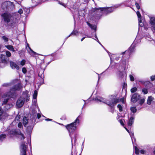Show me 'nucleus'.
<instances>
[{"instance_id": "obj_22", "label": "nucleus", "mask_w": 155, "mask_h": 155, "mask_svg": "<svg viewBox=\"0 0 155 155\" xmlns=\"http://www.w3.org/2000/svg\"><path fill=\"white\" fill-rule=\"evenodd\" d=\"M130 110L133 113H135L136 112L137 109L135 107H133L130 108Z\"/></svg>"}, {"instance_id": "obj_58", "label": "nucleus", "mask_w": 155, "mask_h": 155, "mask_svg": "<svg viewBox=\"0 0 155 155\" xmlns=\"http://www.w3.org/2000/svg\"><path fill=\"white\" fill-rule=\"evenodd\" d=\"M85 38V37H83V38H82L81 39V41H82Z\"/></svg>"}, {"instance_id": "obj_53", "label": "nucleus", "mask_w": 155, "mask_h": 155, "mask_svg": "<svg viewBox=\"0 0 155 155\" xmlns=\"http://www.w3.org/2000/svg\"><path fill=\"white\" fill-rule=\"evenodd\" d=\"M95 38L97 39V41L101 45H102L100 43V42H99V40L98 39V38H97V36H96V35H95Z\"/></svg>"}, {"instance_id": "obj_44", "label": "nucleus", "mask_w": 155, "mask_h": 155, "mask_svg": "<svg viewBox=\"0 0 155 155\" xmlns=\"http://www.w3.org/2000/svg\"><path fill=\"white\" fill-rule=\"evenodd\" d=\"M135 4L137 8L138 9H139L140 8V7L138 3L137 2H136Z\"/></svg>"}, {"instance_id": "obj_38", "label": "nucleus", "mask_w": 155, "mask_h": 155, "mask_svg": "<svg viewBox=\"0 0 155 155\" xmlns=\"http://www.w3.org/2000/svg\"><path fill=\"white\" fill-rule=\"evenodd\" d=\"M2 38L5 41L7 42L8 41V38L5 36H2Z\"/></svg>"}, {"instance_id": "obj_36", "label": "nucleus", "mask_w": 155, "mask_h": 155, "mask_svg": "<svg viewBox=\"0 0 155 155\" xmlns=\"http://www.w3.org/2000/svg\"><path fill=\"white\" fill-rule=\"evenodd\" d=\"M117 107L119 109V111L120 112H121L122 111V110H123L122 107L120 105L118 104L117 105Z\"/></svg>"}, {"instance_id": "obj_7", "label": "nucleus", "mask_w": 155, "mask_h": 155, "mask_svg": "<svg viewBox=\"0 0 155 155\" xmlns=\"http://www.w3.org/2000/svg\"><path fill=\"white\" fill-rule=\"evenodd\" d=\"M20 155H26V150L27 149V145H25V143H22L20 146Z\"/></svg>"}, {"instance_id": "obj_50", "label": "nucleus", "mask_w": 155, "mask_h": 155, "mask_svg": "<svg viewBox=\"0 0 155 155\" xmlns=\"http://www.w3.org/2000/svg\"><path fill=\"white\" fill-rule=\"evenodd\" d=\"M140 152L141 153L144 154L145 153L146 151L143 150H140Z\"/></svg>"}, {"instance_id": "obj_26", "label": "nucleus", "mask_w": 155, "mask_h": 155, "mask_svg": "<svg viewBox=\"0 0 155 155\" xmlns=\"http://www.w3.org/2000/svg\"><path fill=\"white\" fill-rule=\"evenodd\" d=\"M41 74H40V71L38 73V76L41 77L42 78H44V74H43V71L42 70H41Z\"/></svg>"}, {"instance_id": "obj_30", "label": "nucleus", "mask_w": 155, "mask_h": 155, "mask_svg": "<svg viewBox=\"0 0 155 155\" xmlns=\"http://www.w3.org/2000/svg\"><path fill=\"white\" fill-rule=\"evenodd\" d=\"M10 134L13 135H16L17 132L15 130L13 129L10 131Z\"/></svg>"}, {"instance_id": "obj_34", "label": "nucleus", "mask_w": 155, "mask_h": 155, "mask_svg": "<svg viewBox=\"0 0 155 155\" xmlns=\"http://www.w3.org/2000/svg\"><path fill=\"white\" fill-rule=\"evenodd\" d=\"M137 14L138 18V20L141 19V15L140 12L139 11H137Z\"/></svg>"}, {"instance_id": "obj_35", "label": "nucleus", "mask_w": 155, "mask_h": 155, "mask_svg": "<svg viewBox=\"0 0 155 155\" xmlns=\"http://www.w3.org/2000/svg\"><path fill=\"white\" fill-rule=\"evenodd\" d=\"M24 11L26 14H28L29 13L30 10L28 8H25L24 9Z\"/></svg>"}, {"instance_id": "obj_29", "label": "nucleus", "mask_w": 155, "mask_h": 155, "mask_svg": "<svg viewBox=\"0 0 155 155\" xmlns=\"http://www.w3.org/2000/svg\"><path fill=\"white\" fill-rule=\"evenodd\" d=\"M137 88L136 87H134L132 88L130 90V91L131 93H134L137 90Z\"/></svg>"}, {"instance_id": "obj_17", "label": "nucleus", "mask_w": 155, "mask_h": 155, "mask_svg": "<svg viewBox=\"0 0 155 155\" xmlns=\"http://www.w3.org/2000/svg\"><path fill=\"white\" fill-rule=\"evenodd\" d=\"M28 122V120L27 118L26 117H24L23 119V123L25 127H26Z\"/></svg>"}, {"instance_id": "obj_41", "label": "nucleus", "mask_w": 155, "mask_h": 155, "mask_svg": "<svg viewBox=\"0 0 155 155\" xmlns=\"http://www.w3.org/2000/svg\"><path fill=\"white\" fill-rule=\"evenodd\" d=\"M130 134V136L132 139V141H133L132 138H134V134L132 132H130L129 133Z\"/></svg>"}, {"instance_id": "obj_37", "label": "nucleus", "mask_w": 155, "mask_h": 155, "mask_svg": "<svg viewBox=\"0 0 155 155\" xmlns=\"http://www.w3.org/2000/svg\"><path fill=\"white\" fill-rule=\"evenodd\" d=\"M135 153L137 154H138L139 153L140 151L139 149L136 146L135 147Z\"/></svg>"}, {"instance_id": "obj_16", "label": "nucleus", "mask_w": 155, "mask_h": 155, "mask_svg": "<svg viewBox=\"0 0 155 155\" xmlns=\"http://www.w3.org/2000/svg\"><path fill=\"white\" fill-rule=\"evenodd\" d=\"M87 25L89 26V27L92 29L96 30L97 27L95 25H92L89 23L88 22H87Z\"/></svg>"}, {"instance_id": "obj_49", "label": "nucleus", "mask_w": 155, "mask_h": 155, "mask_svg": "<svg viewBox=\"0 0 155 155\" xmlns=\"http://www.w3.org/2000/svg\"><path fill=\"white\" fill-rule=\"evenodd\" d=\"M119 122L122 125L124 126V125L123 120H119Z\"/></svg>"}, {"instance_id": "obj_51", "label": "nucleus", "mask_w": 155, "mask_h": 155, "mask_svg": "<svg viewBox=\"0 0 155 155\" xmlns=\"http://www.w3.org/2000/svg\"><path fill=\"white\" fill-rule=\"evenodd\" d=\"M18 127L19 128H21L22 127V124L21 123H19L18 124Z\"/></svg>"}, {"instance_id": "obj_33", "label": "nucleus", "mask_w": 155, "mask_h": 155, "mask_svg": "<svg viewBox=\"0 0 155 155\" xmlns=\"http://www.w3.org/2000/svg\"><path fill=\"white\" fill-rule=\"evenodd\" d=\"M18 137L20 138L21 140H23L25 138L24 135L21 133L19 135Z\"/></svg>"}, {"instance_id": "obj_14", "label": "nucleus", "mask_w": 155, "mask_h": 155, "mask_svg": "<svg viewBox=\"0 0 155 155\" xmlns=\"http://www.w3.org/2000/svg\"><path fill=\"white\" fill-rule=\"evenodd\" d=\"M10 63L11 67L12 69L16 68L18 70L19 69V67L18 66L16 63L12 61H11Z\"/></svg>"}, {"instance_id": "obj_18", "label": "nucleus", "mask_w": 155, "mask_h": 155, "mask_svg": "<svg viewBox=\"0 0 155 155\" xmlns=\"http://www.w3.org/2000/svg\"><path fill=\"white\" fill-rule=\"evenodd\" d=\"M5 47L9 50L15 52V50L14 49L13 47L11 45H5Z\"/></svg>"}, {"instance_id": "obj_21", "label": "nucleus", "mask_w": 155, "mask_h": 155, "mask_svg": "<svg viewBox=\"0 0 155 155\" xmlns=\"http://www.w3.org/2000/svg\"><path fill=\"white\" fill-rule=\"evenodd\" d=\"M23 97H24L25 98V97H26V101H28L29 100V96H28V95L27 94V92L26 91L25 93V94H23Z\"/></svg>"}, {"instance_id": "obj_1", "label": "nucleus", "mask_w": 155, "mask_h": 155, "mask_svg": "<svg viewBox=\"0 0 155 155\" xmlns=\"http://www.w3.org/2000/svg\"><path fill=\"white\" fill-rule=\"evenodd\" d=\"M81 117L80 116H79L74 122L66 126V128L69 133L71 139V141H72L73 139H74L75 142L76 140V136H75L73 137L71 133L76 130L77 126L79 125L80 122L79 118Z\"/></svg>"}, {"instance_id": "obj_4", "label": "nucleus", "mask_w": 155, "mask_h": 155, "mask_svg": "<svg viewBox=\"0 0 155 155\" xmlns=\"http://www.w3.org/2000/svg\"><path fill=\"white\" fill-rule=\"evenodd\" d=\"M21 87V84L20 83L17 84L11 88L10 91L7 93H6L3 95V97H12L13 96V94L15 91L19 90Z\"/></svg>"}, {"instance_id": "obj_27", "label": "nucleus", "mask_w": 155, "mask_h": 155, "mask_svg": "<svg viewBox=\"0 0 155 155\" xmlns=\"http://www.w3.org/2000/svg\"><path fill=\"white\" fill-rule=\"evenodd\" d=\"M12 84V83H4L2 85V86L6 87H9Z\"/></svg>"}, {"instance_id": "obj_5", "label": "nucleus", "mask_w": 155, "mask_h": 155, "mask_svg": "<svg viewBox=\"0 0 155 155\" xmlns=\"http://www.w3.org/2000/svg\"><path fill=\"white\" fill-rule=\"evenodd\" d=\"M2 7L5 10H12L14 8V5L13 3L8 1L4 2L2 5Z\"/></svg>"}, {"instance_id": "obj_48", "label": "nucleus", "mask_w": 155, "mask_h": 155, "mask_svg": "<svg viewBox=\"0 0 155 155\" xmlns=\"http://www.w3.org/2000/svg\"><path fill=\"white\" fill-rule=\"evenodd\" d=\"M18 13L20 14H21L23 13V10L22 9H20L18 11Z\"/></svg>"}, {"instance_id": "obj_3", "label": "nucleus", "mask_w": 155, "mask_h": 155, "mask_svg": "<svg viewBox=\"0 0 155 155\" xmlns=\"http://www.w3.org/2000/svg\"><path fill=\"white\" fill-rule=\"evenodd\" d=\"M4 21L7 23L11 22V25H13L16 23V19H13L11 13L8 12L4 13L2 15Z\"/></svg>"}, {"instance_id": "obj_45", "label": "nucleus", "mask_w": 155, "mask_h": 155, "mask_svg": "<svg viewBox=\"0 0 155 155\" xmlns=\"http://www.w3.org/2000/svg\"><path fill=\"white\" fill-rule=\"evenodd\" d=\"M96 8H96L95 9V12L97 13V15H100V12H99V11H96ZM102 15V14L101 15ZM98 16H99V15H98Z\"/></svg>"}, {"instance_id": "obj_11", "label": "nucleus", "mask_w": 155, "mask_h": 155, "mask_svg": "<svg viewBox=\"0 0 155 155\" xmlns=\"http://www.w3.org/2000/svg\"><path fill=\"white\" fill-rule=\"evenodd\" d=\"M31 117L32 118L35 119L37 117L39 119L41 117V115L39 113H37L34 110L31 113Z\"/></svg>"}, {"instance_id": "obj_63", "label": "nucleus", "mask_w": 155, "mask_h": 155, "mask_svg": "<svg viewBox=\"0 0 155 155\" xmlns=\"http://www.w3.org/2000/svg\"><path fill=\"white\" fill-rule=\"evenodd\" d=\"M112 112V113H113L114 112V110H112L111 111Z\"/></svg>"}, {"instance_id": "obj_23", "label": "nucleus", "mask_w": 155, "mask_h": 155, "mask_svg": "<svg viewBox=\"0 0 155 155\" xmlns=\"http://www.w3.org/2000/svg\"><path fill=\"white\" fill-rule=\"evenodd\" d=\"M38 94V92L37 91L35 90L34 91V93L33 95V98L34 99H36L37 97Z\"/></svg>"}, {"instance_id": "obj_43", "label": "nucleus", "mask_w": 155, "mask_h": 155, "mask_svg": "<svg viewBox=\"0 0 155 155\" xmlns=\"http://www.w3.org/2000/svg\"><path fill=\"white\" fill-rule=\"evenodd\" d=\"M36 101V99H34V100H33L32 103V104L35 106H36L37 105Z\"/></svg>"}, {"instance_id": "obj_28", "label": "nucleus", "mask_w": 155, "mask_h": 155, "mask_svg": "<svg viewBox=\"0 0 155 155\" xmlns=\"http://www.w3.org/2000/svg\"><path fill=\"white\" fill-rule=\"evenodd\" d=\"M78 33V31H73L68 36V37H70L71 35H76Z\"/></svg>"}, {"instance_id": "obj_59", "label": "nucleus", "mask_w": 155, "mask_h": 155, "mask_svg": "<svg viewBox=\"0 0 155 155\" xmlns=\"http://www.w3.org/2000/svg\"><path fill=\"white\" fill-rule=\"evenodd\" d=\"M140 82H141V83L142 84H144V81H140Z\"/></svg>"}, {"instance_id": "obj_8", "label": "nucleus", "mask_w": 155, "mask_h": 155, "mask_svg": "<svg viewBox=\"0 0 155 155\" xmlns=\"http://www.w3.org/2000/svg\"><path fill=\"white\" fill-rule=\"evenodd\" d=\"M135 46L134 45L132 44L129 48L126 51H125L122 53V54L126 53L128 56H130L131 54L134 51V49Z\"/></svg>"}, {"instance_id": "obj_19", "label": "nucleus", "mask_w": 155, "mask_h": 155, "mask_svg": "<svg viewBox=\"0 0 155 155\" xmlns=\"http://www.w3.org/2000/svg\"><path fill=\"white\" fill-rule=\"evenodd\" d=\"M5 94H4L2 96V98H4V100L3 101V104H6L7 102H8V100H9V97H3V95Z\"/></svg>"}, {"instance_id": "obj_15", "label": "nucleus", "mask_w": 155, "mask_h": 155, "mask_svg": "<svg viewBox=\"0 0 155 155\" xmlns=\"http://www.w3.org/2000/svg\"><path fill=\"white\" fill-rule=\"evenodd\" d=\"M134 118L133 117H130L128 122V126H130L133 124L134 122Z\"/></svg>"}, {"instance_id": "obj_57", "label": "nucleus", "mask_w": 155, "mask_h": 155, "mask_svg": "<svg viewBox=\"0 0 155 155\" xmlns=\"http://www.w3.org/2000/svg\"><path fill=\"white\" fill-rule=\"evenodd\" d=\"M120 6V5H117V6H115V8H117Z\"/></svg>"}, {"instance_id": "obj_20", "label": "nucleus", "mask_w": 155, "mask_h": 155, "mask_svg": "<svg viewBox=\"0 0 155 155\" xmlns=\"http://www.w3.org/2000/svg\"><path fill=\"white\" fill-rule=\"evenodd\" d=\"M27 45L29 49V50H28V49H27V50H28V51L29 53H30L31 52V53H33L34 54H35V52L34 51L31 49V48L29 47L28 44L27 43Z\"/></svg>"}, {"instance_id": "obj_60", "label": "nucleus", "mask_w": 155, "mask_h": 155, "mask_svg": "<svg viewBox=\"0 0 155 155\" xmlns=\"http://www.w3.org/2000/svg\"><path fill=\"white\" fill-rule=\"evenodd\" d=\"M34 2V3L35 2V3L36 4V5H35V6H37V5H38V4H37V2H35V1Z\"/></svg>"}, {"instance_id": "obj_32", "label": "nucleus", "mask_w": 155, "mask_h": 155, "mask_svg": "<svg viewBox=\"0 0 155 155\" xmlns=\"http://www.w3.org/2000/svg\"><path fill=\"white\" fill-rule=\"evenodd\" d=\"M145 99L144 98H142L139 101V104L141 105H142L143 104L144 102Z\"/></svg>"}, {"instance_id": "obj_46", "label": "nucleus", "mask_w": 155, "mask_h": 155, "mask_svg": "<svg viewBox=\"0 0 155 155\" xmlns=\"http://www.w3.org/2000/svg\"><path fill=\"white\" fill-rule=\"evenodd\" d=\"M25 61L24 60H23L21 61V64L22 65H24L25 63Z\"/></svg>"}, {"instance_id": "obj_6", "label": "nucleus", "mask_w": 155, "mask_h": 155, "mask_svg": "<svg viewBox=\"0 0 155 155\" xmlns=\"http://www.w3.org/2000/svg\"><path fill=\"white\" fill-rule=\"evenodd\" d=\"M114 8L104 7L97 8L96 10L99 11L100 13V15H101L103 13L106 14L110 13L114 11Z\"/></svg>"}, {"instance_id": "obj_55", "label": "nucleus", "mask_w": 155, "mask_h": 155, "mask_svg": "<svg viewBox=\"0 0 155 155\" xmlns=\"http://www.w3.org/2000/svg\"><path fill=\"white\" fill-rule=\"evenodd\" d=\"M2 45H0V52H1V48H2Z\"/></svg>"}, {"instance_id": "obj_24", "label": "nucleus", "mask_w": 155, "mask_h": 155, "mask_svg": "<svg viewBox=\"0 0 155 155\" xmlns=\"http://www.w3.org/2000/svg\"><path fill=\"white\" fill-rule=\"evenodd\" d=\"M6 137V135L5 134H2L0 135V140L2 141L3 139H5Z\"/></svg>"}, {"instance_id": "obj_25", "label": "nucleus", "mask_w": 155, "mask_h": 155, "mask_svg": "<svg viewBox=\"0 0 155 155\" xmlns=\"http://www.w3.org/2000/svg\"><path fill=\"white\" fill-rule=\"evenodd\" d=\"M152 98L151 97H149L147 100V104H150L151 103V101L152 100Z\"/></svg>"}, {"instance_id": "obj_64", "label": "nucleus", "mask_w": 155, "mask_h": 155, "mask_svg": "<svg viewBox=\"0 0 155 155\" xmlns=\"http://www.w3.org/2000/svg\"><path fill=\"white\" fill-rule=\"evenodd\" d=\"M154 153L155 154V149L154 151Z\"/></svg>"}, {"instance_id": "obj_9", "label": "nucleus", "mask_w": 155, "mask_h": 155, "mask_svg": "<svg viewBox=\"0 0 155 155\" xmlns=\"http://www.w3.org/2000/svg\"><path fill=\"white\" fill-rule=\"evenodd\" d=\"M25 98L24 97H21L19 98L16 102V105L18 107H20L24 104Z\"/></svg>"}, {"instance_id": "obj_13", "label": "nucleus", "mask_w": 155, "mask_h": 155, "mask_svg": "<svg viewBox=\"0 0 155 155\" xmlns=\"http://www.w3.org/2000/svg\"><path fill=\"white\" fill-rule=\"evenodd\" d=\"M150 22L152 28L155 30V18L152 17L150 20Z\"/></svg>"}, {"instance_id": "obj_39", "label": "nucleus", "mask_w": 155, "mask_h": 155, "mask_svg": "<svg viewBox=\"0 0 155 155\" xmlns=\"http://www.w3.org/2000/svg\"><path fill=\"white\" fill-rule=\"evenodd\" d=\"M142 91L145 94H146L148 93L147 90L146 88H143L142 90Z\"/></svg>"}, {"instance_id": "obj_40", "label": "nucleus", "mask_w": 155, "mask_h": 155, "mask_svg": "<svg viewBox=\"0 0 155 155\" xmlns=\"http://www.w3.org/2000/svg\"><path fill=\"white\" fill-rule=\"evenodd\" d=\"M139 25L140 27H143V24L142 22L141 19L138 20Z\"/></svg>"}, {"instance_id": "obj_2", "label": "nucleus", "mask_w": 155, "mask_h": 155, "mask_svg": "<svg viewBox=\"0 0 155 155\" xmlns=\"http://www.w3.org/2000/svg\"><path fill=\"white\" fill-rule=\"evenodd\" d=\"M95 101H99L100 102H102L105 104H106L108 105L111 107H112L116 104L119 102V100L117 98H110L109 100L107 101H105L104 98L99 97H97L95 99Z\"/></svg>"}, {"instance_id": "obj_56", "label": "nucleus", "mask_w": 155, "mask_h": 155, "mask_svg": "<svg viewBox=\"0 0 155 155\" xmlns=\"http://www.w3.org/2000/svg\"><path fill=\"white\" fill-rule=\"evenodd\" d=\"M45 120L47 121H51L52 120L51 119H47Z\"/></svg>"}, {"instance_id": "obj_62", "label": "nucleus", "mask_w": 155, "mask_h": 155, "mask_svg": "<svg viewBox=\"0 0 155 155\" xmlns=\"http://www.w3.org/2000/svg\"><path fill=\"white\" fill-rule=\"evenodd\" d=\"M127 131L129 133H130V132L129 131V130L127 129Z\"/></svg>"}, {"instance_id": "obj_47", "label": "nucleus", "mask_w": 155, "mask_h": 155, "mask_svg": "<svg viewBox=\"0 0 155 155\" xmlns=\"http://www.w3.org/2000/svg\"><path fill=\"white\" fill-rule=\"evenodd\" d=\"M22 71L24 73H26L27 71L26 69L25 68H23L22 69Z\"/></svg>"}, {"instance_id": "obj_54", "label": "nucleus", "mask_w": 155, "mask_h": 155, "mask_svg": "<svg viewBox=\"0 0 155 155\" xmlns=\"http://www.w3.org/2000/svg\"><path fill=\"white\" fill-rule=\"evenodd\" d=\"M20 119V117H19V116H17L15 119V120H16L17 121H18V120L19 119Z\"/></svg>"}, {"instance_id": "obj_61", "label": "nucleus", "mask_w": 155, "mask_h": 155, "mask_svg": "<svg viewBox=\"0 0 155 155\" xmlns=\"http://www.w3.org/2000/svg\"><path fill=\"white\" fill-rule=\"evenodd\" d=\"M59 3L61 5H63L64 6V5H63L62 3Z\"/></svg>"}, {"instance_id": "obj_12", "label": "nucleus", "mask_w": 155, "mask_h": 155, "mask_svg": "<svg viewBox=\"0 0 155 155\" xmlns=\"http://www.w3.org/2000/svg\"><path fill=\"white\" fill-rule=\"evenodd\" d=\"M0 58L1 61L2 63H7V58L5 55L1 54H0Z\"/></svg>"}, {"instance_id": "obj_52", "label": "nucleus", "mask_w": 155, "mask_h": 155, "mask_svg": "<svg viewBox=\"0 0 155 155\" xmlns=\"http://www.w3.org/2000/svg\"><path fill=\"white\" fill-rule=\"evenodd\" d=\"M6 106L7 107V109L8 108H9L10 107H11L12 106V105L9 104L8 105H7Z\"/></svg>"}, {"instance_id": "obj_10", "label": "nucleus", "mask_w": 155, "mask_h": 155, "mask_svg": "<svg viewBox=\"0 0 155 155\" xmlns=\"http://www.w3.org/2000/svg\"><path fill=\"white\" fill-rule=\"evenodd\" d=\"M140 96L137 93H135L132 95L131 101L133 103L136 102L139 99Z\"/></svg>"}, {"instance_id": "obj_42", "label": "nucleus", "mask_w": 155, "mask_h": 155, "mask_svg": "<svg viewBox=\"0 0 155 155\" xmlns=\"http://www.w3.org/2000/svg\"><path fill=\"white\" fill-rule=\"evenodd\" d=\"M129 77L130 78V80L131 81H133L134 80V77L132 75H129Z\"/></svg>"}, {"instance_id": "obj_31", "label": "nucleus", "mask_w": 155, "mask_h": 155, "mask_svg": "<svg viewBox=\"0 0 155 155\" xmlns=\"http://www.w3.org/2000/svg\"><path fill=\"white\" fill-rule=\"evenodd\" d=\"M6 55L7 57L9 58L11 56V53L9 51H6Z\"/></svg>"}]
</instances>
